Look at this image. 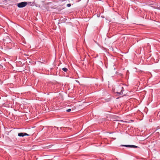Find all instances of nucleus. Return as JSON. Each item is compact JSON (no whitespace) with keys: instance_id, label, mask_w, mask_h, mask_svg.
Masks as SVG:
<instances>
[{"instance_id":"1","label":"nucleus","mask_w":160,"mask_h":160,"mask_svg":"<svg viewBox=\"0 0 160 160\" xmlns=\"http://www.w3.org/2000/svg\"><path fill=\"white\" fill-rule=\"evenodd\" d=\"M123 87L121 85H119L115 89L114 92L119 95H122L123 94Z\"/></svg>"},{"instance_id":"2","label":"nucleus","mask_w":160,"mask_h":160,"mask_svg":"<svg viewBox=\"0 0 160 160\" xmlns=\"http://www.w3.org/2000/svg\"><path fill=\"white\" fill-rule=\"evenodd\" d=\"M28 4L27 2H22L17 4V6L20 8H23L26 6Z\"/></svg>"},{"instance_id":"3","label":"nucleus","mask_w":160,"mask_h":160,"mask_svg":"<svg viewBox=\"0 0 160 160\" xmlns=\"http://www.w3.org/2000/svg\"><path fill=\"white\" fill-rule=\"evenodd\" d=\"M122 146L125 147L132 148H139L138 147L134 145H122Z\"/></svg>"},{"instance_id":"4","label":"nucleus","mask_w":160,"mask_h":160,"mask_svg":"<svg viewBox=\"0 0 160 160\" xmlns=\"http://www.w3.org/2000/svg\"><path fill=\"white\" fill-rule=\"evenodd\" d=\"M3 40L4 41L6 42L7 43H10L11 41L8 36H7L4 38H3Z\"/></svg>"},{"instance_id":"5","label":"nucleus","mask_w":160,"mask_h":160,"mask_svg":"<svg viewBox=\"0 0 160 160\" xmlns=\"http://www.w3.org/2000/svg\"><path fill=\"white\" fill-rule=\"evenodd\" d=\"M18 136L19 137H23L25 136H29V135L26 133L21 132L18 133Z\"/></svg>"},{"instance_id":"6","label":"nucleus","mask_w":160,"mask_h":160,"mask_svg":"<svg viewBox=\"0 0 160 160\" xmlns=\"http://www.w3.org/2000/svg\"><path fill=\"white\" fill-rule=\"evenodd\" d=\"M102 96H108V93L106 91H104V90H102Z\"/></svg>"},{"instance_id":"7","label":"nucleus","mask_w":160,"mask_h":160,"mask_svg":"<svg viewBox=\"0 0 160 160\" xmlns=\"http://www.w3.org/2000/svg\"><path fill=\"white\" fill-rule=\"evenodd\" d=\"M156 133L158 134V136L160 135V128H158L155 131Z\"/></svg>"},{"instance_id":"8","label":"nucleus","mask_w":160,"mask_h":160,"mask_svg":"<svg viewBox=\"0 0 160 160\" xmlns=\"http://www.w3.org/2000/svg\"><path fill=\"white\" fill-rule=\"evenodd\" d=\"M62 69L65 72H67V71H68V69L67 68H62Z\"/></svg>"},{"instance_id":"9","label":"nucleus","mask_w":160,"mask_h":160,"mask_svg":"<svg viewBox=\"0 0 160 160\" xmlns=\"http://www.w3.org/2000/svg\"><path fill=\"white\" fill-rule=\"evenodd\" d=\"M103 156V155L102 154H101V158H100L101 160V159L103 160L104 159V157L103 158H102V156Z\"/></svg>"},{"instance_id":"10","label":"nucleus","mask_w":160,"mask_h":160,"mask_svg":"<svg viewBox=\"0 0 160 160\" xmlns=\"http://www.w3.org/2000/svg\"><path fill=\"white\" fill-rule=\"evenodd\" d=\"M71 111V109H69L66 110V111L68 112H70Z\"/></svg>"},{"instance_id":"11","label":"nucleus","mask_w":160,"mask_h":160,"mask_svg":"<svg viewBox=\"0 0 160 160\" xmlns=\"http://www.w3.org/2000/svg\"><path fill=\"white\" fill-rule=\"evenodd\" d=\"M67 6L68 7H70V6H71V4H70L69 3V4H67Z\"/></svg>"},{"instance_id":"12","label":"nucleus","mask_w":160,"mask_h":160,"mask_svg":"<svg viewBox=\"0 0 160 160\" xmlns=\"http://www.w3.org/2000/svg\"><path fill=\"white\" fill-rule=\"evenodd\" d=\"M54 128H56L57 129H58V128L56 127H54Z\"/></svg>"},{"instance_id":"13","label":"nucleus","mask_w":160,"mask_h":160,"mask_svg":"<svg viewBox=\"0 0 160 160\" xmlns=\"http://www.w3.org/2000/svg\"><path fill=\"white\" fill-rule=\"evenodd\" d=\"M158 9H160V7H158Z\"/></svg>"},{"instance_id":"14","label":"nucleus","mask_w":160,"mask_h":160,"mask_svg":"<svg viewBox=\"0 0 160 160\" xmlns=\"http://www.w3.org/2000/svg\"><path fill=\"white\" fill-rule=\"evenodd\" d=\"M103 81V77H102V81Z\"/></svg>"},{"instance_id":"15","label":"nucleus","mask_w":160,"mask_h":160,"mask_svg":"<svg viewBox=\"0 0 160 160\" xmlns=\"http://www.w3.org/2000/svg\"><path fill=\"white\" fill-rule=\"evenodd\" d=\"M62 128H60V129H61L62 130Z\"/></svg>"},{"instance_id":"16","label":"nucleus","mask_w":160,"mask_h":160,"mask_svg":"<svg viewBox=\"0 0 160 160\" xmlns=\"http://www.w3.org/2000/svg\"><path fill=\"white\" fill-rule=\"evenodd\" d=\"M104 98H107V97Z\"/></svg>"},{"instance_id":"17","label":"nucleus","mask_w":160,"mask_h":160,"mask_svg":"<svg viewBox=\"0 0 160 160\" xmlns=\"http://www.w3.org/2000/svg\"><path fill=\"white\" fill-rule=\"evenodd\" d=\"M97 16H98V17H99V16H98V15H97Z\"/></svg>"}]
</instances>
